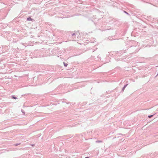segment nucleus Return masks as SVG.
<instances>
[{
	"instance_id": "f257e3e1",
	"label": "nucleus",
	"mask_w": 158,
	"mask_h": 158,
	"mask_svg": "<svg viewBox=\"0 0 158 158\" xmlns=\"http://www.w3.org/2000/svg\"><path fill=\"white\" fill-rule=\"evenodd\" d=\"M128 85V84H126V85H124V86L123 87L122 89V90L123 91L125 89V88L127 87V85Z\"/></svg>"
},
{
	"instance_id": "f8f14e48",
	"label": "nucleus",
	"mask_w": 158,
	"mask_h": 158,
	"mask_svg": "<svg viewBox=\"0 0 158 158\" xmlns=\"http://www.w3.org/2000/svg\"><path fill=\"white\" fill-rule=\"evenodd\" d=\"M158 75V73L157 74V75L156 76V77Z\"/></svg>"
},
{
	"instance_id": "1a4fd4ad",
	"label": "nucleus",
	"mask_w": 158,
	"mask_h": 158,
	"mask_svg": "<svg viewBox=\"0 0 158 158\" xmlns=\"http://www.w3.org/2000/svg\"><path fill=\"white\" fill-rule=\"evenodd\" d=\"M75 35V33H73V34H72V36H73Z\"/></svg>"
},
{
	"instance_id": "20e7f679",
	"label": "nucleus",
	"mask_w": 158,
	"mask_h": 158,
	"mask_svg": "<svg viewBox=\"0 0 158 158\" xmlns=\"http://www.w3.org/2000/svg\"><path fill=\"white\" fill-rule=\"evenodd\" d=\"M64 65L65 66H67V65H68L67 64L65 63L64 62Z\"/></svg>"
},
{
	"instance_id": "f03ea898",
	"label": "nucleus",
	"mask_w": 158,
	"mask_h": 158,
	"mask_svg": "<svg viewBox=\"0 0 158 158\" xmlns=\"http://www.w3.org/2000/svg\"><path fill=\"white\" fill-rule=\"evenodd\" d=\"M27 19L28 20H32V19L31 18V17L28 18Z\"/></svg>"
},
{
	"instance_id": "6e6552de",
	"label": "nucleus",
	"mask_w": 158,
	"mask_h": 158,
	"mask_svg": "<svg viewBox=\"0 0 158 158\" xmlns=\"http://www.w3.org/2000/svg\"><path fill=\"white\" fill-rule=\"evenodd\" d=\"M124 12L125 13H126L127 14V15H128V14H129L128 13H127V12H126V11H124Z\"/></svg>"
},
{
	"instance_id": "9d476101",
	"label": "nucleus",
	"mask_w": 158,
	"mask_h": 158,
	"mask_svg": "<svg viewBox=\"0 0 158 158\" xmlns=\"http://www.w3.org/2000/svg\"><path fill=\"white\" fill-rule=\"evenodd\" d=\"M19 144H18V143H17V144H15V146H17V145H19Z\"/></svg>"
},
{
	"instance_id": "39448f33",
	"label": "nucleus",
	"mask_w": 158,
	"mask_h": 158,
	"mask_svg": "<svg viewBox=\"0 0 158 158\" xmlns=\"http://www.w3.org/2000/svg\"><path fill=\"white\" fill-rule=\"evenodd\" d=\"M153 115H149L148 117L149 118H150L151 117H152Z\"/></svg>"
},
{
	"instance_id": "7ed1b4c3",
	"label": "nucleus",
	"mask_w": 158,
	"mask_h": 158,
	"mask_svg": "<svg viewBox=\"0 0 158 158\" xmlns=\"http://www.w3.org/2000/svg\"><path fill=\"white\" fill-rule=\"evenodd\" d=\"M12 98H13L14 99H16L17 98H16V97H14V96H12Z\"/></svg>"
},
{
	"instance_id": "0eeeda50",
	"label": "nucleus",
	"mask_w": 158,
	"mask_h": 158,
	"mask_svg": "<svg viewBox=\"0 0 158 158\" xmlns=\"http://www.w3.org/2000/svg\"><path fill=\"white\" fill-rule=\"evenodd\" d=\"M101 141H97L96 142H101Z\"/></svg>"
},
{
	"instance_id": "423d86ee",
	"label": "nucleus",
	"mask_w": 158,
	"mask_h": 158,
	"mask_svg": "<svg viewBox=\"0 0 158 158\" xmlns=\"http://www.w3.org/2000/svg\"><path fill=\"white\" fill-rule=\"evenodd\" d=\"M21 111H22V112L24 114H25V112H24V111H23L22 110H21Z\"/></svg>"
},
{
	"instance_id": "9b49d317",
	"label": "nucleus",
	"mask_w": 158,
	"mask_h": 158,
	"mask_svg": "<svg viewBox=\"0 0 158 158\" xmlns=\"http://www.w3.org/2000/svg\"><path fill=\"white\" fill-rule=\"evenodd\" d=\"M89 157H85V158H89Z\"/></svg>"
}]
</instances>
